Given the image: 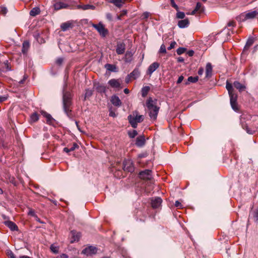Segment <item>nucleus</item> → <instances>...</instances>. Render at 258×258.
Instances as JSON below:
<instances>
[{
	"mask_svg": "<svg viewBox=\"0 0 258 258\" xmlns=\"http://www.w3.org/2000/svg\"><path fill=\"white\" fill-rule=\"evenodd\" d=\"M175 206L178 209H181L182 208V205L181 203L178 201H176L175 203Z\"/></svg>",
	"mask_w": 258,
	"mask_h": 258,
	"instance_id": "49",
	"label": "nucleus"
},
{
	"mask_svg": "<svg viewBox=\"0 0 258 258\" xmlns=\"http://www.w3.org/2000/svg\"><path fill=\"white\" fill-rule=\"evenodd\" d=\"M226 88L228 91L229 96H231L232 95H237L235 92L233 88L232 84L227 81L226 84Z\"/></svg>",
	"mask_w": 258,
	"mask_h": 258,
	"instance_id": "26",
	"label": "nucleus"
},
{
	"mask_svg": "<svg viewBox=\"0 0 258 258\" xmlns=\"http://www.w3.org/2000/svg\"><path fill=\"white\" fill-rule=\"evenodd\" d=\"M204 7H202V4L198 2L197 3L195 9L191 12L190 15H194L196 12H198L200 13L203 12Z\"/></svg>",
	"mask_w": 258,
	"mask_h": 258,
	"instance_id": "23",
	"label": "nucleus"
},
{
	"mask_svg": "<svg viewBox=\"0 0 258 258\" xmlns=\"http://www.w3.org/2000/svg\"><path fill=\"white\" fill-rule=\"evenodd\" d=\"M123 169L127 172H133L134 168L132 162L130 160H124L123 163Z\"/></svg>",
	"mask_w": 258,
	"mask_h": 258,
	"instance_id": "8",
	"label": "nucleus"
},
{
	"mask_svg": "<svg viewBox=\"0 0 258 258\" xmlns=\"http://www.w3.org/2000/svg\"><path fill=\"white\" fill-rule=\"evenodd\" d=\"M176 44V43L175 41L172 42L170 43V46L167 48V49L168 50H171V49H173V48H174Z\"/></svg>",
	"mask_w": 258,
	"mask_h": 258,
	"instance_id": "51",
	"label": "nucleus"
},
{
	"mask_svg": "<svg viewBox=\"0 0 258 258\" xmlns=\"http://www.w3.org/2000/svg\"><path fill=\"white\" fill-rule=\"evenodd\" d=\"M109 2L113 4L116 7L120 8L123 4L122 0H109Z\"/></svg>",
	"mask_w": 258,
	"mask_h": 258,
	"instance_id": "29",
	"label": "nucleus"
},
{
	"mask_svg": "<svg viewBox=\"0 0 258 258\" xmlns=\"http://www.w3.org/2000/svg\"><path fill=\"white\" fill-rule=\"evenodd\" d=\"M7 253L10 258H16L15 254L11 250H8Z\"/></svg>",
	"mask_w": 258,
	"mask_h": 258,
	"instance_id": "46",
	"label": "nucleus"
},
{
	"mask_svg": "<svg viewBox=\"0 0 258 258\" xmlns=\"http://www.w3.org/2000/svg\"><path fill=\"white\" fill-rule=\"evenodd\" d=\"M185 17V14L182 12H178L176 14V17L178 19H183Z\"/></svg>",
	"mask_w": 258,
	"mask_h": 258,
	"instance_id": "42",
	"label": "nucleus"
},
{
	"mask_svg": "<svg viewBox=\"0 0 258 258\" xmlns=\"http://www.w3.org/2000/svg\"><path fill=\"white\" fill-rule=\"evenodd\" d=\"M72 239L71 241V243H73L75 241H78L81 236V233L77 232L76 231H71Z\"/></svg>",
	"mask_w": 258,
	"mask_h": 258,
	"instance_id": "17",
	"label": "nucleus"
},
{
	"mask_svg": "<svg viewBox=\"0 0 258 258\" xmlns=\"http://www.w3.org/2000/svg\"><path fill=\"white\" fill-rule=\"evenodd\" d=\"M183 79H184V77L182 76H180V77H179V78L177 81V84H180V83H181L182 81H183Z\"/></svg>",
	"mask_w": 258,
	"mask_h": 258,
	"instance_id": "55",
	"label": "nucleus"
},
{
	"mask_svg": "<svg viewBox=\"0 0 258 258\" xmlns=\"http://www.w3.org/2000/svg\"><path fill=\"white\" fill-rule=\"evenodd\" d=\"M78 148H79V146L78 145V144L74 143L73 144V145H72V146L70 148V151H71V152L73 151L76 149Z\"/></svg>",
	"mask_w": 258,
	"mask_h": 258,
	"instance_id": "48",
	"label": "nucleus"
},
{
	"mask_svg": "<svg viewBox=\"0 0 258 258\" xmlns=\"http://www.w3.org/2000/svg\"><path fill=\"white\" fill-rule=\"evenodd\" d=\"M150 88L149 86H145L142 88L141 92H142V96L143 97H146L149 91H150Z\"/></svg>",
	"mask_w": 258,
	"mask_h": 258,
	"instance_id": "34",
	"label": "nucleus"
},
{
	"mask_svg": "<svg viewBox=\"0 0 258 258\" xmlns=\"http://www.w3.org/2000/svg\"><path fill=\"white\" fill-rule=\"evenodd\" d=\"M189 22L187 19H185L178 21V26L180 28H184L188 26Z\"/></svg>",
	"mask_w": 258,
	"mask_h": 258,
	"instance_id": "25",
	"label": "nucleus"
},
{
	"mask_svg": "<svg viewBox=\"0 0 258 258\" xmlns=\"http://www.w3.org/2000/svg\"><path fill=\"white\" fill-rule=\"evenodd\" d=\"M41 113L44 117L46 118L47 123L49 124L53 123L54 119L52 117L50 114L43 110L41 111Z\"/></svg>",
	"mask_w": 258,
	"mask_h": 258,
	"instance_id": "20",
	"label": "nucleus"
},
{
	"mask_svg": "<svg viewBox=\"0 0 258 258\" xmlns=\"http://www.w3.org/2000/svg\"><path fill=\"white\" fill-rule=\"evenodd\" d=\"M194 51L193 50H189L187 52V54L190 56H192L194 55Z\"/></svg>",
	"mask_w": 258,
	"mask_h": 258,
	"instance_id": "58",
	"label": "nucleus"
},
{
	"mask_svg": "<svg viewBox=\"0 0 258 258\" xmlns=\"http://www.w3.org/2000/svg\"><path fill=\"white\" fill-rule=\"evenodd\" d=\"M185 50L186 49L185 48L179 47L177 49L176 52L178 55H180L183 53L185 51Z\"/></svg>",
	"mask_w": 258,
	"mask_h": 258,
	"instance_id": "41",
	"label": "nucleus"
},
{
	"mask_svg": "<svg viewBox=\"0 0 258 258\" xmlns=\"http://www.w3.org/2000/svg\"><path fill=\"white\" fill-rule=\"evenodd\" d=\"M94 87L95 90L98 93H105L106 92V87L103 85L99 83H94Z\"/></svg>",
	"mask_w": 258,
	"mask_h": 258,
	"instance_id": "16",
	"label": "nucleus"
},
{
	"mask_svg": "<svg viewBox=\"0 0 258 258\" xmlns=\"http://www.w3.org/2000/svg\"><path fill=\"white\" fill-rule=\"evenodd\" d=\"M30 47V44L28 41H25L23 43L22 46V52L23 53H26L28 51Z\"/></svg>",
	"mask_w": 258,
	"mask_h": 258,
	"instance_id": "30",
	"label": "nucleus"
},
{
	"mask_svg": "<svg viewBox=\"0 0 258 258\" xmlns=\"http://www.w3.org/2000/svg\"><path fill=\"white\" fill-rule=\"evenodd\" d=\"M133 53L131 51H127L125 54L124 60L126 62H131L132 60V57Z\"/></svg>",
	"mask_w": 258,
	"mask_h": 258,
	"instance_id": "31",
	"label": "nucleus"
},
{
	"mask_svg": "<svg viewBox=\"0 0 258 258\" xmlns=\"http://www.w3.org/2000/svg\"><path fill=\"white\" fill-rule=\"evenodd\" d=\"M177 61H178V62H183V61H184V59H183V57H178V58H177Z\"/></svg>",
	"mask_w": 258,
	"mask_h": 258,
	"instance_id": "59",
	"label": "nucleus"
},
{
	"mask_svg": "<svg viewBox=\"0 0 258 258\" xmlns=\"http://www.w3.org/2000/svg\"><path fill=\"white\" fill-rule=\"evenodd\" d=\"M30 119L31 121L32 122L37 121L39 119L38 114L36 112L33 113V114H31L30 116Z\"/></svg>",
	"mask_w": 258,
	"mask_h": 258,
	"instance_id": "36",
	"label": "nucleus"
},
{
	"mask_svg": "<svg viewBox=\"0 0 258 258\" xmlns=\"http://www.w3.org/2000/svg\"><path fill=\"white\" fill-rule=\"evenodd\" d=\"M73 26H74L72 22L68 21L62 23L60 25V28L63 31H66L72 28Z\"/></svg>",
	"mask_w": 258,
	"mask_h": 258,
	"instance_id": "15",
	"label": "nucleus"
},
{
	"mask_svg": "<svg viewBox=\"0 0 258 258\" xmlns=\"http://www.w3.org/2000/svg\"><path fill=\"white\" fill-rule=\"evenodd\" d=\"M146 106L149 111L150 118L156 120L159 110V107L157 106V100L149 98L146 101Z\"/></svg>",
	"mask_w": 258,
	"mask_h": 258,
	"instance_id": "2",
	"label": "nucleus"
},
{
	"mask_svg": "<svg viewBox=\"0 0 258 258\" xmlns=\"http://www.w3.org/2000/svg\"><path fill=\"white\" fill-rule=\"evenodd\" d=\"M97 251V249L96 247L89 246L84 249L82 251V253L87 255H91L95 254Z\"/></svg>",
	"mask_w": 258,
	"mask_h": 258,
	"instance_id": "10",
	"label": "nucleus"
},
{
	"mask_svg": "<svg viewBox=\"0 0 258 258\" xmlns=\"http://www.w3.org/2000/svg\"><path fill=\"white\" fill-rule=\"evenodd\" d=\"M72 95L69 91H63V111L67 115L71 117L72 116Z\"/></svg>",
	"mask_w": 258,
	"mask_h": 258,
	"instance_id": "1",
	"label": "nucleus"
},
{
	"mask_svg": "<svg viewBox=\"0 0 258 258\" xmlns=\"http://www.w3.org/2000/svg\"><path fill=\"white\" fill-rule=\"evenodd\" d=\"M235 26V23L233 21H229L227 24L228 27H234Z\"/></svg>",
	"mask_w": 258,
	"mask_h": 258,
	"instance_id": "54",
	"label": "nucleus"
},
{
	"mask_svg": "<svg viewBox=\"0 0 258 258\" xmlns=\"http://www.w3.org/2000/svg\"><path fill=\"white\" fill-rule=\"evenodd\" d=\"M110 101L112 104L116 106H119L121 104V100L116 95H113L111 97Z\"/></svg>",
	"mask_w": 258,
	"mask_h": 258,
	"instance_id": "21",
	"label": "nucleus"
},
{
	"mask_svg": "<svg viewBox=\"0 0 258 258\" xmlns=\"http://www.w3.org/2000/svg\"><path fill=\"white\" fill-rule=\"evenodd\" d=\"M204 73V69L203 68H200L198 71V74L200 76H201Z\"/></svg>",
	"mask_w": 258,
	"mask_h": 258,
	"instance_id": "56",
	"label": "nucleus"
},
{
	"mask_svg": "<svg viewBox=\"0 0 258 258\" xmlns=\"http://www.w3.org/2000/svg\"><path fill=\"white\" fill-rule=\"evenodd\" d=\"M233 86H234L235 88L238 89L239 92L244 91V90L246 88V87L244 85L241 84L238 81H235L233 83Z\"/></svg>",
	"mask_w": 258,
	"mask_h": 258,
	"instance_id": "27",
	"label": "nucleus"
},
{
	"mask_svg": "<svg viewBox=\"0 0 258 258\" xmlns=\"http://www.w3.org/2000/svg\"><path fill=\"white\" fill-rule=\"evenodd\" d=\"M109 115L110 116L114 117L115 116V113L114 112L111 111L109 112Z\"/></svg>",
	"mask_w": 258,
	"mask_h": 258,
	"instance_id": "61",
	"label": "nucleus"
},
{
	"mask_svg": "<svg viewBox=\"0 0 258 258\" xmlns=\"http://www.w3.org/2000/svg\"><path fill=\"white\" fill-rule=\"evenodd\" d=\"M92 26L96 29L101 37H105L108 34V30L101 22L97 24H93Z\"/></svg>",
	"mask_w": 258,
	"mask_h": 258,
	"instance_id": "5",
	"label": "nucleus"
},
{
	"mask_svg": "<svg viewBox=\"0 0 258 258\" xmlns=\"http://www.w3.org/2000/svg\"><path fill=\"white\" fill-rule=\"evenodd\" d=\"M51 250L54 253H57L58 252V248L57 246H54V245H51L50 246Z\"/></svg>",
	"mask_w": 258,
	"mask_h": 258,
	"instance_id": "40",
	"label": "nucleus"
},
{
	"mask_svg": "<svg viewBox=\"0 0 258 258\" xmlns=\"http://www.w3.org/2000/svg\"><path fill=\"white\" fill-rule=\"evenodd\" d=\"M199 78L198 77H189L188 78V81L191 83H196L198 81Z\"/></svg>",
	"mask_w": 258,
	"mask_h": 258,
	"instance_id": "38",
	"label": "nucleus"
},
{
	"mask_svg": "<svg viewBox=\"0 0 258 258\" xmlns=\"http://www.w3.org/2000/svg\"><path fill=\"white\" fill-rule=\"evenodd\" d=\"M124 91V93L125 94H128V93H129V92H130L129 90H128V89H127V88H125V89L124 90V91Z\"/></svg>",
	"mask_w": 258,
	"mask_h": 258,
	"instance_id": "64",
	"label": "nucleus"
},
{
	"mask_svg": "<svg viewBox=\"0 0 258 258\" xmlns=\"http://www.w3.org/2000/svg\"><path fill=\"white\" fill-rule=\"evenodd\" d=\"M6 226L9 227L12 231H18V227L17 225L13 222L11 221H6L4 222Z\"/></svg>",
	"mask_w": 258,
	"mask_h": 258,
	"instance_id": "18",
	"label": "nucleus"
},
{
	"mask_svg": "<svg viewBox=\"0 0 258 258\" xmlns=\"http://www.w3.org/2000/svg\"><path fill=\"white\" fill-rule=\"evenodd\" d=\"M162 202V199L159 197H156L151 200V205L153 208H159Z\"/></svg>",
	"mask_w": 258,
	"mask_h": 258,
	"instance_id": "13",
	"label": "nucleus"
},
{
	"mask_svg": "<svg viewBox=\"0 0 258 258\" xmlns=\"http://www.w3.org/2000/svg\"><path fill=\"white\" fill-rule=\"evenodd\" d=\"M8 10L6 7H1L0 10V13L2 15H5L7 13Z\"/></svg>",
	"mask_w": 258,
	"mask_h": 258,
	"instance_id": "44",
	"label": "nucleus"
},
{
	"mask_svg": "<svg viewBox=\"0 0 258 258\" xmlns=\"http://www.w3.org/2000/svg\"><path fill=\"white\" fill-rule=\"evenodd\" d=\"M7 99V96H0V103L5 101Z\"/></svg>",
	"mask_w": 258,
	"mask_h": 258,
	"instance_id": "53",
	"label": "nucleus"
},
{
	"mask_svg": "<svg viewBox=\"0 0 258 258\" xmlns=\"http://www.w3.org/2000/svg\"><path fill=\"white\" fill-rule=\"evenodd\" d=\"M170 4L171 6L174 8L175 10H178V6L175 4L174 0H170Z\"/></svg>",
	"mask_w": 258,
	"mask_h": 258,
	"instance_id": "45",
	"label": "nucleus"
},
{
	"mask_svg": "<svg viewBox=\"0 0 258 258\" xmlns=\"http://www.w3.org/2000/svg\"><path fill=\"white\" fill-rule=\"evenodd\" d=\"M237 95H232L230 96V104L232 109L235 111L238 110L237 103Z\"/></svg>",
	"mask_w": 258,
	"mask_h": 258,
	"instance_id": "12",
	"label": "nucleus"
},
{
	"mask_svg": "<svg viewBox=\"0 0 258 258\" xmlns=\"http://www.w3.org/2000/svg\"><path fill=\"white\" fill-rule=\"evenodd\" d=\"M139 177L143 179L150 180L152 178L151 170L146 169L141 171L139 173Z\"/></svg>",
	"mask_w": 258,
	"mask_h": 258,
	"instance_id": "9",
	"label": "nucleus"
},
{
	"mask_svg": "<svg viewBox=\"0 0 258 258\" xmlns=\"http://www.w3.org/2000/svg\"><path fill=\"white\" fill-rule=\"evenodd\" d=\"M160 53H166V46L164 44L161 45L159 50Z\"/></svg>",
	"mask_w": 258,
	"mask_h": 258,
	"instance_id": "43",
	"label": "nucleus"
},
{
	"mask_svg": "<svg viewBox=\"0 0 258 258\" xmlns=\"http://www.w3.org/2000/svg\"><path fill=\"white\" fill-rule=\"evenodd\" d=\"M149 15H150L149 13H148L147 12H144L141 16L142 19H147L149 18Z\"/></svg>",
	"mask_w": 258,
	"mask_h": 258,
	"instance_id": "47",
	"label": "nucleus"
},
{
	"mask_svg": "<svg viewBox=\"0 0 258 258\" xmlns=\"http://www.w3.org/2000/svg\"><path fill=\"white\" fill-rule=\"evenodd\" d=\"M63 61V59L61 57L58 58L56 60V63L58 65H61Z\"/></svg>",
	"mask_w": 258,
	"mask_h": 258,
	"instance_id": "52",
	"label": "nucleus"
},
{
	"mask_svg": "<svg viewBox=\"0 0 258 258\" xmlns=\"http://www.w3.org/2000/svg\"><path fill=\"white\" fill-rule=\"evenodd\" d=\"M105 68L107 70L110 72H115L116 71V67L114 64L107 63L105 65Z\"/></svg>",
	"mask_w": 258,
	"mask_h": 258,
	"instance_id": "32",
	"label": "nucleus"
},
{
	"mask_svg": "<svg viewBox=\"0 0 258 258\" xmlns=\"http://www.w3.org/2000/svg\"><path fill=\"white\" fill-rule=\"evenodd\" d=\"M254 39L252 37L249 38L246 43L243 49V52L247 51L249 48L253 44Z\"/></svg>",
	"mask_w": 258,
	"mask_h": 258,
	"instance_id": "28",
	"label": "nucleus"
},
{
	"mask_svg": "<svg viewBox=\"0 0 258 258\" xmlns=\"http://www.w3.org/2000/svg\"><path fill=\"white\" fill-rule=\"evenodd\" d=\"M254 217L256 218V220L258 219V209L255 212Z\"/></svg>",
	"mask_w": 258,
	"mask_h": 258,
	"instance_id": "62",
	"label": "nucleus"
},
{
	"mask_svg": "<svg viewBox=\"0 0 258 258\" xmlns=\"http://www.w3.org/2000/svg\"><path fill=\"white\" fill-rule=\"evenodd\" d=\"M125 50V44L123 42H118L116 46V52L118 54H122Z\"/></svg>",
	"mask_w": 258,
	"mask_h": 258,
	"instance_id": "14",
	"label": "nucleus"
},
{
	"mask_svg": "<svg viewBox=\"0 0 258 258\" xmlns=\"http://www.w3.org/2000/svg\"><path fill=\"white\" fill-rule=\"evenodd\" d=\"M213 68L211 64L208 62L206 64V77L207 78H210L212 75Z\"/></svg>",
	"mask_w": 258,
	"mask_h": 258,
	"instance_id": "24",
	"label": "nucleus"
},
{
	"mask_svg": "<svg viewBox=\"0 0 258 258\" xmlns=\"http://www.w3.org/2000/svg\"><path fill=\"white\" fill-rule=\"evenodd\" d=\"M93 91L90 89H86L84 95V100H86L93 95Z\"/></svg>",
	"mask_w": 258,
	"mask_h": 258,
	"instance_id": "35",
	"label": "nucleus"
},
{
	"mask_svg": "<svg viewBox=\"0 0 258 258\" xmlns=\"http://www.w3.org/2000/svg\"><path fill=\"white\" fill-rule=\"evenodd\" d=\"M63 151L66 152V153H69L70 152H71V151H70V148H68V147H66L63 149Z\"/></svg>",
	"mask_w": 258,
	"mask_h": 258,
	"instance_id": "60",
	"label": "nucleus"
},
{
	"mask_svg": "<svg viewBox=\"0 0 258 258\" xmlns=\"http://www.w3.org/2000/svg\"><path fill=\"white\" fill-rule=\"evenodd\" d=\"M140 75V72L138 69H135L134 71L127 75L125 78L126 83L129 82L131 79L135 80L137 79Z\"/></svg>",
	"mask_w": 258,
	"mask_h": 258,
	"instance_id": "6",
	"label": "nucleus"
},
{
	"mask_svg": "<svg viewBox=\"0 0 258 258\" xmlns=\"http://www.w3.org/2000/svg\"><path fill=\"white\" fill-rule=\"evenodd\" d=\"M53 7L55 10H59L62 9H66L69 7V5L64 3L60 0H53Z\"/></svg>",
	"mask_w": 258,
	"mask_h": 258,
	"instance_id": "7",
	"label": "nucleus"
},
{
	"mask_svg": "<svg viewBox=\"0 0 258 258\" xmlns=\"http://www.w3.org/2000/svg\"><path fill=\"white\" fill-rule=\"evenodd\" d=\"M257 16L258 12L257 11L245 12L240 14L236 18V19L239 22H242L256 18Z\"/></svg>",
	"mask_w": 258,
	"mask_h": 258,
	"instance_id": "4",
	"label": "nucleus"
},
{
	"mask_svg": "<svg viewBox=\"0 0 258 258\" xmlns=\"http://www.w3.org/2000/svg\"><path fill=\"white\" fill-rule=\"evenodd\" d=\"M128 120L131 126L136 128L137 127L138 123L143 121L144 116L142 115H138V112L135 111L132 114L128 115Z\"/></svg>",
	"mask_w": 258,
	"mask_h": 258,
	"instance_id": "3",
	"label": "nucleus"
},
{
	"mask_svg": "<svg viewBox=\"0 0 258 258\" xmlns=\"http://www.w3.org/2000/svg\"><path fill=\"white\" fill-rule=\"evenodd\" d=\"M40 12V9L37 7H35L33 8L30 12V15L31 16H36V15L39 14Z\"/></svg>",
	"mask_w": 258,
	"mask_h": 258,
	"instance_id": "33",
	"label": "nucleus"
},
{
	"mask_svg": "<svg viewBox=\"0 0 258 258\" xmlns=\"http://www.w3.org/2000/svg\"><path fill=\"white\" fill-rule=\"evenodd\" d=\"M159 67V63L157 62H154L152 63L148 68L147 74L150 76Z\"/></svg>",
	"mask_w": 258,
	"mask_h": 258,
	"instance_id": "11",
	"label": "nucleus"
},
{
	"mask_svg": "<svg viewBox=\"0 0 258 258\" xmlns=\"http://www.w3.org/2000/svg\"><path fill=\"white\" fill-rule=\"evenodd\" d=\"M68 256L66 254H62L60 256H57L56 258H68Z\"/></svg>",
	"mask_w": 258,
	"mask_h": 258,
	"instance_id": "57",
	"label": "nucleus"
},
{
	"mask_svg": "<svg viewBox=\"0 0 258 258\" xmlns=\"http://www.w3.org/2000/svg\"><path fill=\"white\" fill-rule=\"evenodd\" d=\"M79 7L81 8L84 10H88V9L94 10L95 8V6H94L93 5H83V6H79Z\"/></svg>",
	"mask_w": 258,
	"mask_h": 258,
	"instance_id": "37",
	"label": "nucleus"
},
{
	"mask_svg": "<svg viewBox=\"0 0 258 258\" xmlns=\"http://www.w3.org/2000/svg\"><path fill=\"white\" fill-rule=\"evenodd\" d=\"M145 144V139L144 136H141L136 139V145L139 147H143Z\"/></svg>",
	"mask_w": 258,
	"mask_h": 258,
	"instance_id": "22",
	"label": "nucleus"
},
{
	"mask_svg": "<svg viewBox=\"0 0 258 258\" xmlns=\"http://www.w3.org/2000/svg\"><path fill=\"white\" fill-rule=\"evenodd\" d=\"M106 19L109 21H112V15L109 13H108L106 14Z\"/></svg>",
	"mask_w": 258,
	"mask_h": 258,
	"instance_id": "50",
	"label": "nucleus"
},
{
	"mask_svg": "<svg viewBox=\"0 0 258 258\" xmlns=\"http://www.w3.org/2000/svg\"><path fill=\"white\" fill-rule=\"evenodd\" d=\"M108 84L112 88H119L120 87V83L118 80L112 79L108 81Z\"/></svg>",
	"mask_w": 258,
	"mask_h": 258,
	"instance_id": "19",
	"label": "nucleus"
},
{
	"mask_svg": "<svg viewBox=\"0 0 258 258\" xmlns=\"http://www.w3.org/2000/svg\"><path fill=\"white\" fill-rule=\"evenodd\" d=\"M128 134L131 138H134L138 135V133L136 130H133L132 132H129Z\"/></svg>",
	"mask_w": 258,
	"mask_h": 258,
	"instance_id": "39",
	"label": "nucleus"
},
{
	"mask_svg": "<svg viewBox=\"0 0 258 258\" xmlns=\"http://www.w3.org/2000/svg\"><path fill=\"white\" fill-rule=\"evenodd\" d=\"M19 258H32V257H30V256H27V255H22V256H20L19 257Z\"/></svg>",
	"mask_w": 258,
	"mask_h": 258,
	"instance_id": "63",
	"label": "nucleus"
}]
</instances>
